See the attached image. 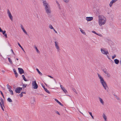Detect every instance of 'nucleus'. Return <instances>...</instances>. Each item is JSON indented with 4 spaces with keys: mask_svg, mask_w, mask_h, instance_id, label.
<instances>
[{
    "mask_svg": "<svg viewBox=\"0 0 121 121\" xmlns=\"http://www.w3.org/2000/svg\"><path fill=\"white\" fill-rule=\"evenodd\" d=\"M22 94H26V92H22V91L21 92Z\"/></svg>",
    "mask_w": 121,
    "mask_h": 121,
    "instance_id": "13d9d810",
    "label": "nucleus"
},
{
    "mask_svg": "<svg viewBox=\"0 0 121 121\" xmlns=\"http://www.w3.org/2000/svg\"><path fill=\"white\" fill-rule=\"evenodd\" d=\"M43 87V88L45 91L48 93L49 94H50V92L46 89L45 88V86L44 85H43V84H42Z\"/></svg>",
    "mask_w": 121,
    "mask_h": 121,
    "instance_id": "9b49d317",
    "label": "nucleus"
},
{
    "mask_svg": "<svg viewBox=\"0 0 121 121\" xmlns=\"http://www.w3.org/2000/svg\"><path fill=\"white\" fill-rule=\"evenodd\" d=\"M93 18L92 17H86V19L88 21H90L92 20Z\"/></svg>",
    "mask_w": 121,
    "mask_h": 121,
    "instance_id": "f8f14e48",
    "label": "nucleus"
},
{
    "mask_svg": "<svg viewBox=\"0 0 121 121\" xmlns=\"http://www.w3.org/2000/svg\"><path fill=\"white\" fill-rule=\"evenodd\" d=\"M60 86L62 90V88H65V87H63V86L62 85H60Z\"/></svg>",
    "mask_w": 121,
    "mask_h": 121,
    "instance_id": "864d4df0",
    "label": "nucleus"
},
{
    "mask_svg": "<svg viewBox=\"0 0 121 121\" xmlns=\"http://www.w3.org/2000/svg\"><path fill=\"white\" fill-rule=\"evenodd\" d=\"M0 56L1 57H3L1 55V53H0Z\"/></svg>",
    "mask_w": 121,
    "mask_h": 121,
    "instance_id": "69168bd1",
    "label": "nucleus"
},
{
    "mask_svg": "<svg viewBox=\"0 0 121 121\" xmlns=\"http://www.w3.org/2000/svg\"><path fill=\"white\" fill-rule=\"evenodd\" d=\"M117 1V0H112L110 2L109 4V6L110 7H111L113 4L115 2Z\"/></svg>",
    "mask_w": 121,
    "mask_h": 121,
    "instance_id": "2eb2a0df",
    "label": "nucleus"
},
{
    "mask_svg": "<svg viewBox=\"0 0 121 121\" xmlns=\"http://www.w3.org/2000/svg\"><path fill=\"white\" fill-rule=\"evenodd\" d=\"M56 112L57 114H58L59 115H60V114L58 112L56 111Z\"/></svg>",
    "mask_w": 121,
    "mask_h": 121,
    "instance_id": "5fc2aeb1",
    "label": "nucleus"
},
{
    "mask_svg": "<svg viewBox=\"0 0 121 121\" xmlns=\"http://www.w3.org/2000/svg\"><path fill=\"white\" fill-rule=\"evenodd\" d=\"M0 100L1 102V103L2 105H3V106L4 107V102L3 100V99L1 97H0Z\"/></svg>",
    "mask_w": 121,
    "mask_h": 121,
    "instance_id": "dca6fc26",
    "label": "nucleus"
},
{
    "mask_svg": "<svg viewBox=\"0 0 121 121\" xmlns=\"http://www.w3.org/2000/svg\"><path fill=\"white\" fill-rule=\"evenodd\" d=\"M36 70H37V71L38 73L39 74V75L41 76L42 75V73L40 72V71L39 70V69H36Z\"/></svg>",
    "mask_w": 121,
    "mask_h": 121,
    "instance_id": "5701e85b",
    "label": "nucleus"
},
{
    "mask_svg": "<svg viewBox=\"0 0 121 121\" xmlns=\"http://www.w3.org/2000/svg\"><path fill=\"white\" fill-rule=\"evenodd\" d=\"M0 106L2 105V104L1 103V102L0 101Z\"/></svg>",
    "mask_w": 121,
    "mask_h": 121,
    "instance_id": "338daca9",
    "label": "nucleus"
},
{
    "mask_svg": "<svg viewBox=\"0 0 121 121\" xmlns=\"http://www.w3.org/2000/svg\"><path fill=\"white\" fill-rule=\"evenodd\" d=\"M2 32V33L3 34L5 37L6 38H7V34L6 33V31L5 30L3 31Z\"/></svg>",
    "mask_w": 121,
    "mask_h": 121,
    "instance_id": "f3484780",
    "label": "nucleus"
},
{
    "mask_svg": "<svg viewBox=\"0 0 121 121\" xmlns=\"http://www.w3.org/2000/svg\"><path fill=\"white\" fill-rule=\"evenodd\" d=\"M48 77H49L50 78H53V77H52L51 76H50V75H48Z\"/></svg>",
    "mask_w": 121,
    "mask_h": 121,
    "instance_id": "603ef678",
    "label": "nucleus"
},
{
    "mask_svg": "<svg viewBox=\"0 0 121 121\" xmlns=\"http://www.w3.org/2000/svg\"><path fill=\"white\" fill-rule=\"evenodd\" d=\"M33 100V103H34L35 102V101L34 99H33L32 100Z\"/></svg>",
    "mask_w": 121,
    "mask_h": 121,
    "instance_id": "680f3d73",
    "label": "nucleus"
},
{
    "mask_svg": "<svg viewBox=\"0 0 121 121\" xmlns=\"http://www.w3.org/2000/svg\"><path fill=\"white\" fill-rule=\"evenodd\" d=\"M32 84L33 88L36 89L38 88V85L37 84L35 81H33Z\"/></svg>",
    "mask_w": 121,
    "mask_h": 121,
    "instance_id": "20e7f679",
    "label": "nucleus"
},
{
    "mask_svg": "<svg viewBox=\"0 0 121 121\" xmlns=\"http://www.w3.org/2000/svg\"><path fill=\"white\" fill-rule=\"evenodd\" d=\"M101 51L102 53L104 54L107 55V54H108V51H105V50L104 49L101 48Z\"/></svg>",
    "mask_w": 121,
    "mask_h": 121,
    "instance_id": "423d86ee",
    "label": "nucleus"
},
{
    "mask_svg": "<svg viewBox=\"0 0 121 121\" xmlns=\"http://www.w3.org/2000/svg\"><path fill=\"white\" fill-rule=\"evenodd\" d=\"M43 5L45 7V9L48 8L50 7L49 5L46 1H43Z\"/></svg>",
    "mask_w": 121,
    "mask_h": 121,
    "instance_id": "7ed1b4c3",
    "label": "nucleus"
},
{
    "mask_svg": "<svg viewBox=\"0 0 121 121\" xmlns=\"http://www.w3.org/2000/svg\"><path fill=\"white\" fill-rule=\"evenodd\" d=\"M9 91L10 92V93L11 95H13L14 94L13 91L12 90H9Z\"/></svg>",
    "mask_w": 121,
    "mask_h": 121,
    "instance_id": "2f4dec72",
    "label": "nucleus"
},
{
    "mask_svg": "<svg viewBox=\"0 0 121 121\" xmlns=\"http://www.w3.org/2000/svg\"><path fill=\"white\" fill-rule=\"evenodd\" d=\"M93 33H94V34H96V35H97V33H96V32L95 31H93L92 32Z\"/></svg>",
    "mask_w": 121,
    "mask_h": 121,
    "instance_id": "49530a36",
    "label": "nucleus"
},
{
    "mask_svg": "<svg viewBox=\"0 0 121 121\" xmlns=\"http://www.w3.org/2000/svg\"><path fill=\"white\" fill-rule=\"evenodd\" d=\"M21 29L22 30L24 33H25L26 34V35H28V34H27V33L26 31L24 29V28L23 27V26L22 24L21 25Z\"/></svg>",
    "mask_w": 121,
    "mask_h": 121,
    "instance_id": "ddd939ff",
    "label": "nucleus"
},
{
    "mask_svg": "<svg viewBox=\"0 0 121 121\" xmlns=\"http://www.w3.org/2000/svg\"><path fill=\"white\" fill-rule=\"evenodd\" d=\"M77 109L78 110V111H79L80 113H81L83 114V113H82L79 110V109L78 108H77Z\"/></svg>",
    "mask_w": 121,
    "mask_h": 121,
    "instance_id": "e2e57ef3",
    "label": "nucleus"
},
{
    "mask_svg": "<svg viewBox=\"0 0 121 121\" xmlns=\"http://www.w3.org/2000/svg\"><path fill=\"white\" fill-rule=\"evenodd\" d=\"M23 79L24 80V81H28V80H27L26 79V78H25Z\"/></svg>",
    "mask_w": 121,
    "mask_h": 121,
    "instance_id": "3c124183",
    "label": "nucleus"
},
{
    "mask_svg": "<svg viewBox=\"0 0 121 121\" xmlns=\"http://www.w3.org/2000/svg\"><path fill=\"white\" fill-rule=\"evenodd\" d=\"M3 31L1 29V27H0V32H2V31Z\"/></svg>",
    "mask_w": 121,
    "mask_h": 121,
    "instance_id": "4d7b16f0",
    "label": "nucleus"
},
{
    "mask_svg": "<svg viewBox=\"0 0 121 121\" xmlns=\"http://www.w3.org/2000/svg\"><path fill=\"white\" fill-rule=\"evenodd\" d=\"M11 51H12L13 54L15 55V53H14V52H13V50L12 49H11Z\"/></svg>",
    "mask_w": 121,
    "mask_h": 121,
    "instance_id": "09e8293b",
    "label": "nucleus"
},
{
    "mask_svg": "<svg viewBox=\"0 0 121 121\" xmlns=\"http://www.w3.org/2000/svg\"><path fill=\"white\" fill-rule=\"evenodd\" d=\"M97 35H98V36H99L100 37H102V35L100 34H98L97 33Z\"/></svg>",
    "mask_w": 121,
    "mask_h": 121,
    "instance_id": "de8ad7c7",
    "label": "nucleus"
},
{
    "mask_svg": "<svg viewBox=\"0 0 121 121\" xmlns=\"http://www.w3.org/2000/svg\"><path fill=\"white\" fill-rule=\"evenodd\" d=\"M73 90L75 93H77V91L75 89L73 88Z\"/></svg>",
    "mask_w": 121,
    "mask_h": 121,
    "instance_id": "c03bdc74",
    "label": "nucleus"
},
{
    "mask_svg": "<svg viewBox=\"0 0 121 121\" xmlns=\"http://www.w3.org/2000/svg\"><path fill=\"white\" fill-rule=\"evenodd\" d=\"M110 60H111V61H112V63H113L114 62L113 60H112L111 59Z\"/></svg>",
    "mask_w": 121,
    "mask_h": 121,
    "instance_id": "774afa93",
    "label": "nucleus"
},
{
    "mask_svg": "<svg viewBox=\"0 0 121 121\" xmlns=\"http://www.w3.org/2000/svg\"><path fill=\"white\" fill-rule=\"evenodd\" d=\"M13 71L14 73V74L15 75L16 77L17 78V77L18 76V74L16 72V70L15 69H13Z\"/></svg>",
    "mask_w": 121,
    "mask_h": 121,
    "instance_id": "a211bd4d",
    "label": "nucleus"
},
{
    "mask_svg": "<svg viewBox=\"0 0 121 121\" xmlns=\"http://www.w3.org/2000/svg\"><path fill=\"white\" fill-rule=\"evenodd\" d=\"M23 84V88L24 89L25 88H26V86L27 85V84H25L22 83Z\"/></svg>",
    "mask_w": 121,
    "mask_h": 121,
    "instance_id": "7c9ffc66",
    "label": "nucleus"
},
{
    "mask_svg": "<svg viewBox=\"0 0 121 121\" xmlns=\"http://www.w3.org/2000/svg\"><path fill=\"white\" fill-rule=\"evenodd\" d=\"M101 69L105 74H106V73H107V71H106V69L105 68V69H104L103 68H102Z\"/></svg>",
    "mask_w": 121,
    "mask_h": 121,
    "instance_id": "bb28decb",
    "label": "nucleus"
},
{
    "mask_svg": "<svg viewBox=\"0 0 121 121\" xmlns=\"http://www.w3.org/2000/svg\"><path fill=\"white\" fill-rule=\"evenodd\" d=\"M89 112L90 115L91 116L92 118L93 119H94V117L92 115V113L91 112Z\"/></svg>",
    "mask_w": 121,
    "mask_h": 121,
    "instance_id": "473e14b6",
    "label": "nucleus"
},
{
    "mask_svg": "<svg viewBox=\"0 0 121 121\" xmlns=\"http://www.w3.org/2000/svg\"><path fill=\"white\" fill-rule=\"evenodd\" d=\"M107 57L109 60H111V59L107 55Z\"/></svg>",
    "mask_w": 121,
    "mask_h": 121,
    "instance_id": "052dcab7",
    "label": "nucleus"
},
{
    "mask_svg": "<svg viewBox=\"0 0 121 121\" xmlns=\"http://www.w3.org/2000/svg\"><path fill=\"white\" fill-rule=\"evenodd\" d=\"M106 74H107V76L108 77H110V75L109 73H108V72H107V73H106Z\"/></svg>",
    "mask_w": 121,
    "mask_h": 121,
    "instance_id": "c9c22d12",
    "label": "nucleus"
},
{
    "mask_svg": "<svg viewBox=\"0 0 121 121\" xmlns=\"http://www.w3.org/2000/svg\"><path fill=\"white\" fill-rule=\"evenodd\" d=\"M53 30L56 33H57V31L56 30H55L54 29H53Z\"/></svg>",
    "mask_w": 121,
    "mask_h": 121,
    "instance_id": "bf43d9fd",
    "label": "nucleus"
},
{
    "mask_svg": "<svg viewBox=\"0 0 121 121\" xmlns=\"http://www.w3.org/2000/svg\"><path fill=\"white\" fill-rule=\"evenodd\" d=\"M3 105H1V106H0V107H1L2 109V110L3 111H4V108H3V106H2Z\"/></svg>",
    "mask_w": 121,
    "mask_h": 121,
    "instance_id": "a18cd8bd",
    "label": "nucleus"
},
{
    "mask_svg": "<svg viewBox=\"0 0 121 121\" xmlns=\"http://www.w3.org/2000/svg\"><path fill=\"white\" fill-rule=\"evenodd\" d=\"M99 98L101 103L103 105H104V102L102 99L100 97H99Z\"/></svg>",
    "mask_w": 121,
    "mask_h": 121,
    "instance_id": "412c9836",
    "label": "nucleus"
},
{
    "mask_svg": "<svg viewBox=\"0 0 121 121\" xmlns=\"http://www.w3.org/2000/svg\"><path fill=\"white\" fill-rule=\"evenodd\" d=\"M57 5L59 9H61V8H60V4H58Z\"/></svg>",
    "mask_w": 121,
    "mask_h": 121,
    "instance_id": "ea45409f",
    "label": "nucleus"
},
{
    "mask_svg": "<svg viewBox=\"0 0 121 121\" xmlns=\"http://www.w3.org/2000/svg\"><path fill=\"white\" fill-rule=\"evenodd\" d=\"M7 88L9 90H11V86H9V87H8Z\"/></svg>",
    "mask_w": 121,
    "mask_h": 121,
    "instance_id": "f704fd0d",
    "label": "nucleus"
},
{
    "mask_svg": "<svg viewBox=\"0 0 121 121\" xmlns=\"http://www.w3.org/2000/svg\"><path fill=\"white\" fill-rule=\"evenodd\" d=\"M22 76L23 78V79L25 78V76L24 75H22Z\"/></svg>",
    "mask_w": 121,
    "mask_h": 121,
    "instance_id": "6e6d98bb",
    "label": "nucleus"
},
{
    "mask_svg": "<svg viewBox=\"0 0 121 121\" xmlns=\"http://www.w3.org/2000/svg\"><path fill=\"white\" fill-rule=\"evenodd\" d=\"M18 69L19 71V72L21 74H22L24 73V71L21 68H18Z\"/></svg>",
    "mask_w": 121,
    "mask_h": 121,
    "instance_id": "0eeeda50",
    "label": "nucleus"
},
{
    "mask_svg": "<svg viewBox=\"0 0 121 121\" xmlns=\"http://www.w3.org/2000/svg\"><path fill=\"white\" fill-rule=\"evenodd\" d=\"M18 87L20 90V91L21 92V91L22 90V88H23L22 87Z\"/></svg>",
    "mask_w": 121,
    "mask_h": 121,
    "instance_id": "37998d69",
    "label": "nucleus"
},
{
    "mask_svg": "<svg viewBox=\"0 0 121 121\" xmlns=\"http://www.w3.org/2000/svg\"><path fill=\"white\" fill-rule=\"evenodd\" d=\"M15 91L16 93L18 94L21 92V91L18 87H17L16 88Z\"/></svg>",
    "mask_w": 121,
    "mask_h": 121,
    "instance_id": "4468645a",
    "label": "nucleus"
},
{
    "mask_svg": "<svg viewBox=\"0 0 121 121\" xmlns=\"http://www.w3.org/2000/svg\"><path fill=\"white\" fill-rule=\"evenodd\" d=\"M8 59L9 61L11 64H12L13 62L11 60V59L9 57L8 58Z\"/></svg>",
    "mask_w": 121,
    "mask_h": 121,
    "instance_id": "cd10ccee",
    "label": "nucleus"
},
{
    "mask_svg": "<svg viewBox=\"0 0 121 121\" xmlns=\"http://www.w3.org/2000/svg\"><path fill=\"white\" fill-rule=\"evenodd\" d=\"M116 55L115 54L113 56H112V59H114L116 57Z\"/></svg>",
    "mask_w": 121,
    "mask_h": 121,
    "instance_id": "58836bf2",
    "label": "nucleus"
},
{
    "mask_svg": "<svg viewBox=\"0 0 121 121\" xmlns=\"http://www.w3.org/2000/svg\"><path fill=\"white\" fill-rule=\"evenodd\" d=\"M103 118L104 119L105 121H107V117L106 116L104 113L103 114Z\"/></svg>",
    "mask_w": 121,
    "mask_h": 121,
    "instance_id": "393cba45",
    "label": "nucleus"
},
{
    "mask_svg": "<svg viewBox=\"0 0 121 121\" xmlns=\"http://www.w3.org/2000/svg\"><path fill=\"white\" fill-rule=\"evenodd\" d=\"M60 13L64 19H65L66 17L64 15V12L63 11H61L60 12Z\"/></svg>",
    "mask_w": 121,
    "mask_h": 121,
    "instance_id": "6e6552de",
    "label": "nucleus"
},
{
    "mask_svg": "<svg viewBox=\"0 0 121 121\" xmlns=\"http://www.w3.org/2000/svg\"><path fill=\"white\" fill-rule=\"evenodd\" d=\"M114 62L115 64H118L119 63V61L118 59H116L114 60Z\"/></svg>",
    "mask_w": 121,
    "mask_h": 121,
    "instance_id": "aec40b11",
    "label": "nucleus"
},
{
    "mask_svg": "<svg viewBox=\"0 0 121 121\" xmlns=\"http://www.w3.org/2000/svg\"><path fill=\"white\" fill-rule=\"evenodd\" d=\"M7 100L8 102H12L13 101L12 100L9 98H8Z\"/></svg>",
    "mask_w": 121,
    "mask_h": 121,
    "instance_id": "c85d7f7f",
    "label": "nucleus"
},
{
    "mask_svg": "<svg viewBox=\"0 0 121 121\" xmlns=\"http://www.w3.org/2000/svg\"><path fill=\"white\" fill-rule=\"evenodd\" d=\"M0 93H1V95H2V96H3V98H4V96L2 92L1 91H0Z\"/></svg>",
    "mask_w": 121,
    "mask_h": 121,
    "instance_id": "e433bc0d",
    "label": "nucleus"
},
{
    "mask_svg": "<svg viewBox=\"0 0 121 121\" xmlns=\"http://www.w3.org/2000/svg\"><path fill=\"white\" fill-rule=\"evenodd\" d=\"M114 96H115L116 97L118 100H120L119 98L116 95H114Z\"/></svg>",
    "mask_w": 121,
    "mask_h": 121,
    "instance_id": "a19ab883",
    "label": "nucleus"
},
{
    "mask_svg": "<svg viewBox=\"0 0 121 121\" xmlns=\"http://www.w3.org/2000/svg\"><path fill=\"white\" fill-rule=\"evenodd\" d=\"M62 90L65 94H66L68 93L67 91L65 88H63V89H62Z\"/></svg>",
    "mask_w": 121,
    "mask_h": 121,
    "instance_id": "b1692460",
    "label": "nucleus"
},
{
    "mask_svg": "<svg viewBox=\"0 0 121 121\" xmlns=\"http://www.w3.org/2000/svg\"><path fill=\"white\" fill-rule=\"evenodd\" d=\"M50 7H49L48 8L45 9L46 13L48 14L50 13H51V11L50 9Z\"/></svg>",
    "mask_w": 121,
    "mask_h": 121,
    "instance_id": "9d476101",
    "label": "nucleus"
},
{
    "mask_svg": "<svg viewBox=\"0 0 121 121\" xmlns=\"http://www.w3.org/2000/svg\"><path fill=\"white\" fill-rule=\"evenodd\" d=\"M99 23L100 26H101L102 25L104 24L106 22V21L103 19L101 16H99Z\"/></svg>",
    "mask_w": 121,
    "mask_h": 121,
    "instance_id": "f03ea898",
    "label": "nucleus"
},
{
    "mask_svg": "<svg viewBox=\"0 0 121 121\" xmlns=\"http://www.w3.org/2000/svg\"><path fill=\"white\" fill-rule=\"evenodd\" d=\"M55 100L60 105L62 106H63V105L62 104H61L60 102H59L57 99H55Z\"/></svg>",
    "mask_w": 121,
    "mask_h": 121,
    "instance_id": "6ab92c4d",
    "label": "nucleus"
},
{
    "mask_svg": "<svg viewBox=\"0 0 121 121\" xmlns=\"http://www.w3.org/2000/svg\"><path fill=\"white\" fill-rule=\"evenodd\" d=\"M18 46L21 48L22 50L25 52V51L24 49L23 48H22V47L21 45L19 43H18Z\"/></svg>",
    "mask_w": 121,
    "mask_h": 121,
    "instance_id": "a878e982",
    "label": "nucleus"
},
{
    "mask_svg": "<svg viewBox=\"0 0 121 121\" xmlns=\"http://www.w3.org/2000/svg\"><path fill=\"white\" fill-rule=\"evenodd\" d=\"M7 13L8 14L9 16V17L10 19L12 20V21L13 20V17L12 15L11 14L9 10V9L7 10Z\"/></svg>",
    "mask_w": 121,
    "mask_h": 121,
    "instance_id": "39448f33",
    "label": "nucleus"
},
{
    "mask_svg": "<svg viewBox=\"0 0 121 121\" xmlns=\"http://www.w3.org/2000/svg\"><path fill=\"white\" fill-rule=\"evenodd\" d=\"M35 46V48L37 52H39V50L37 47Z\"/></svg>",
    "mask_w": 121,
    "mask_h": 121,
    "instance_id": "72a5a7b5",
    "label": "nucleus"
},
{
    "mask_svg": "<svg viewBox=\"0 0 121 121\" xmlns=\"http://www.w3.org/2000/svg\"><path fill=\"white\" fill-rule=\"evenodd\" d=\"M56 2L57 4H59L57 0L56 1Z\"/></svg>",
    "mask_w": 121,
    "mask_h": 121,
    "instance_id": "0e129e2a",
    "label": "nucleus"
},
{
    "mask_svg": "<svg viewBox=\"0 0 121 121\" xmlns=\"http://www.w3.org/2000/svg\"><path fill=\"white\" fill-rule=\"evenodd\" d=\"M64 1L65 3H67L68 2L69 0H63Z\"/></svg>",
    "mask_w": 121,
    "mask_h": 121,
    "instance_id": "4c0bfd02",
    "label": "nucleus"
},
{
    "mask_svg": "<svg viewBox=\"0 0 121 121\" xmlns=\"http://www.w3.org/2000/svg\"><path fill=\"white\" fill-rule=\"evenodd\" d=\"M79 29L80 30V31H81V32L84 35H86V33L84 32V31L82 29L80 28Z\"/></svg>",
    "mask_w": 121,
    "mask_h": 121,
    "instance_id": "4be33fe9",
    "label": "nucleus"
},
{
    "mask_svg": "<svg viewBox=\"0 0 121 121\" xmlns=\"http://www.w3.org/2000/svg\"><path fill=\"white\" fill-rule=\"evenodd\" d=\"M55 46L56 47L58 51H59L60 49L58 45V42L56 41L55 42Z\"/></svg>",
    "mask_w": 121,
    "mask_h": 121,
    "instance_id": "1a4fd4ad",
    "label": "nucleus"
},
{
    "mask_svg": "<svg viewBox=\"0 0 121 121\" xmlns=\"http://www.w3.org/2000/svg\"><path fill=\"white\" fill-rule=\"evenodd\" d=\"M97 74L98 77L100 79V82L101 83V84L104 89L105 90H107V92H108V88L106 82L104 81L103 78L98 73Z\"/></svg>",
    "mask_w": 121,
    "mask_h": 121,
    "instance_id": "f257e3e1",
    "label": "nucleus"
},
{
    "mask_svg": "<svg viewBox=\"0 0 121 121\" xmlns=\"http://www.w3.org/2000/svg\"><path fill=\"white\" fill-rule=\"evenodd\" d=\"M23 79L24 80V81H28V80H27L26 79V78H25Z\"/></svg>",
    "mask_w": 121,
    "mask_h": 121,
    "instance_id": "8fccbe9b",
    "label": "nucleus"
},
{
    "mask_svg": "<svg viewBox=\"0 0 121 121\" xmlns=\"http://www.w3.org/2000/svg\"><path fill=\"white\" fill-rule=\"evenodd\" d=\"M19 95L21 97L23 96V95L21 93Z\"/></svg>",
    "mask_w": 121,
    "mask_h": 121,
    "instance_id": "79ce46f5",
    "label": "nucleus"
},
{
    "mask_svg": "<svg viewBox=\"0 0 121 121\" xmlns=\"http://www.w3.org/2000/svg\"><path fill=\"white\" fill-rule=\"evenodd\" d=\"M49 27L50 28L52 29H54V28L51 25H49Z\"/></svg>",
    "mask_w": 121,
    "mask_h": 121,
    "instance_id": "c756f323",
    "label": "nucleus"
}]
</instances>
